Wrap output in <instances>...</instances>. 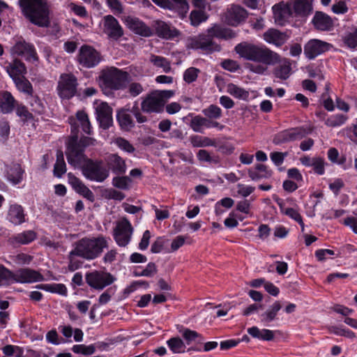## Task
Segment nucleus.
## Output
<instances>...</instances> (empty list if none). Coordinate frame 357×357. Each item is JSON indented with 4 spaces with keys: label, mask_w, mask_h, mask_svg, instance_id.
Segmentation results:
<instances>
[{
    "label": "nucleus",
    "mask_w": 357,
    "mask_h": 357,
    "mask_svg": "<svg viewBox=\"0 0 357 357\" xmlns=\"http://www.w3.org/2000/svg\"><path fill=\"white\" fill-rule=\"evenodd\" d=\"M130 80L131 76L128 72L115 67L103 69L99 75V84L104 90L124 89Z\"/></svg>",
    "instance_id": "obj_4"
},
{
    "label": "nucleus",
    "mask_w": 357,
    "mask_h": 357,
    "mask_svg": "<svg viewBox=\"0 0 357 357\" xmlns=\"http://www.w3.org/2000/svg\"><path fill=\"white\" fill-rule=\"evenodd\" d=\"M204 121H205L204 116L196 115L191 119L190 122V127L194 132L203 133V124Z\"/></svg>",
    "instance_id": "obj_53"
},
{
    "label": "nucleus",
    "mask_w": 357,
    "mask_h": 357,
    "mask_svg": "<svg viewBox=\"0 0 357 357\" xmlns=\"http://www.w3.org/2000/svg\"><path fill=\"white\" fill-rule=\"evenodd\" d=\"M23 174L24 170L22 169L21 165L17 163L13 164L7 167V179L14 185L18 184L22 181Z\"/></svg>",
    "instance_id": "obj_36"
},
{
    "label": "nucleus",
    "mask_w": 357,
    "mask_h": 357,
    "mask_svg": "<svg viewBox=\"0 0 357 357\" xmlns=\"http://www.w3.org/2000/svg\"><path fill=\"white\" fill-rule=\"evenodd\" d=\"M16 114L24 121H28L33 118L32 114L28 110L27 107L23 104L17 102L15 106Z\"/></svg>",
    "instance_id": "obj_56"
},
{
    "label": "nucleus",
    "mask_w": 357,
    "mask_h": 357,
    "mask_svg": "<svg viewBox=\"0 0 357 357\" xmlns=\"http://www.w3.org/2000/svg\"><path fill=\"white\" fill-rule=\"evenodd\" d=\"M75 192L90 201L94 200V195L93 192L86 186L83 182L79 185V187L76 189Z\"/></svg>",
    "instance_id": "obj_63"
},
{
    "label": "nucleus",
    "mask_w": 357,
    "mask_h": 357,
    "mask_svg": "<svg viewBox=\"0 0 357 357\" xmlns=\"http://www.w3.org/2000/svg\"><path fill=\"white\" fill-rule=\"evenodd\" d=\"M167 5L168 6L165 9L174 10L181 18L186 16L189 10V4L187 0H168Z\"/></svg>",
    "instance_id": "obj_35"
},
{
    "label": "nucleus",
    "mask_w": 357,
    "mask_h": 357,
    "mask_svg": "<svg viewBox=\"0 0 357 357\" xmlns=\"http://www.w3.org/2000/svg\"><path fill=\"white\" fill-rule=\"evenodd\" d=\"M5 68L13 80L17 77L25 76L27 73L26 67L24 62L17 58L8 63Z\"/></svg>",
    "instance_id": "obj_25"
},
{
    "label": "nucleus",
    "mask_w": 357,
    "mask_h": 357,
    "mask_svg": "<svg viewBox=\"0 0 357 357\" xmlns=\"http://www.w3.org/2000/svg\"><path fill=\"white\" fill-rule=\"evenodd\" d=\"M36 288L62 296H66L68 292L66 287L61 283L40 284L36 285Z\"/></svg>",
    "instance_id": "obj_39"
},
{
    "label": "nucleus",
    "mask_w": 357,
    "mask_h": 357,
    "mask_svg": "<svg viewBox=\"0 0 357 357\" xmlns=\"http://www.w3.org/2000/svg\"><path fill=\"white\" fill-rule=\"evenodd\" d=\"M156 35L163 39H173L179 36L180 32L174 27L162 20H155L152 24Z\"/></svg>",
    "instance_id": "obj_21"
},
{
    "label": "nucleus",
    "mask_w": 357,
    "mask_h": 357,
    "mask_svg": "<svg viewBox=\"0 0 357 357\" xmlns=\"http://www.w3.org/2000/svg\"><path fill=\"white\" fill-rule=\"evenodd\" d=\"M23 15L32 24L47 27L50 24V8L47 0H19Z\"/></svg>",
    "instance_id": "obj_3"
},
{
    "label": "nucleus",
    "mask_w": 357,
    "mask_h": 357,
    "mask_svg": "<svg viewBox=\"0 0 357 357\" xmlns=\"http://www.w3.org/2000/svg\"><path fill=\"white\" fill-rule=\"evenodd\" d=\"M105 162L107 169L113 174L120 176L123 175L127 170L126 160L117 153H110L105 158Z\"/></svg>",
    "instance_id": "obj_18"
},
{
    "label": "nucleus",
    "mask_w": 357,
    "mask_h": 357,
    "mask_svg": "<svg viewBox=\"0 0 357 357\" xmlns=\"http://www.w3.org/2000/svg\"><path fill=\"white\" fill-rule=\"evenodd\" d=\"M76 118L82 130L86 134L91 135V126L86 113L84 111H78L76 113Z\"/></svg>",
    "instance_id": "obj_46"
},
{
    "label": "nucleus",
    "mask_w": 357,
    "mask_h": 357,
    "mask_svg": "<svg viewBox=\"0 0 357 357\" xmlns=\"http://www.w3.org/2000/svg\"><path fill=\"white\" fill-rule=\"evenodd\" d=\"M75 192L90 201L94 200V195L93 192L86 186L83 182L79 185V187L76 189Z\"/></svg>",
    "instance_id": "obj_62"
},
{
    "label": "nucleus",
    "mask_w": 357,
    "mask_h": 357,
    "mask_svg": "<svg viewBox=\"0 0 357 357\" xmlns=\"http://www.w3.org/2000/svg\"><path fill=\"white\" fill-rule=\"evenodd\" d=\"M188 47L201 50L205 54L221 51L220 45L215 43L211 35L207 32L190 38L188 40Z\"/></svg>",
    "instance_id": "obj_7"
},
{
    "label": "nucleus",
    "mask_w": 357,
    "mask_h": 357,
    "mask_svg": "<svg viewBox=\"0 0 357 357\" xmlns=\"http://www.w3.org/2000/svg\"><path fill=\"white\" fill-rule=\"evenodd\" d=\"M150 61L156 67L162 68L165 73H169L172 70L170 61L166 58L157 55H151Z\"/></svg>",
    "instance_id": "obj_47"
},
{
    "label": "nucleus",
    "mask_w": 357,
    "mask_h": 357,
    "mask_svg": "<svg viewBox=\"0 0 357 357\" xmlns=\"http://www.w3.org/2000/svg\"><path fill=\"white\" fill-rule=\"evenodd\" d=\"M104 32L114 40H118L123 35V31L118 20L112 15L104 17Z\"/></svg>",
    "instance_id": "obj_20"
},
{
    "label": "nucleus",
    "mask_w": 357,
    "mask_h": 357,
    "mask_svg": "<svg viewBox=\"0 0 357 357\" xmlns=\"http://www.w3.org/2000/svg\"><path fill=\"white\" fill-rule=\"evenodd\" d=\"M14 273L0 265V286L13 283Z\"/></svg>",
    "instance_id": "obj_50"
},
{
    "label": "nucleus",
    "mask_w": 357,
    "mask_h": 357,
    "mask_svg": "<svg viewBox=\"0 0 357 357\" xmlns=\"http://www.w3.org/2000/svg\"><path fill=\"white\" fill-rule=\"evenodd\" d=\"M86 283L96 289H102L114 282L112 275L106 272L93 271L86 275Z\"/></svg>",
    "instance_id": "obj_13"
},
{
    "label": "nucleus",
    "mask_w": 357,
    "mask_h": 357,
    "mask_svg": "<svg viewBox=\"0 0 357 357\" xmlns=\"http://www.w3.org/2000/svg\"><path fill=\"white\" fill-rule=\"evenodd\" d=\"M134 228L126 218L117 222L113 231V237L119 247H126L131 241Z\"/></svg>",
    "instance_id": "obj_9"
},
{
    "label": "nucleus",
    "mask_w": 357,
    "mask_h": 357,
    "mask_svg": "<svg viewBox=\"0 0 357 357\" xmlns=\"http://www.w3.org/2000/svg\"><path fill=\"white\" fill-rule=\"evenodd\" d=\"M206 32L209 33L213 38L229 40L236 36V32L232 29L218 24H213L206 30Z\"/></svg>",
    "instance_id": "obj_26"
},
{
    "label": "nucleus",
    "mask_w": 357,
    "mask_h": 357,
    "mask_svg": "<svg viewBox=\"0 0 357 357\" xmlns=\"http://www.w3.org/2000/svg\"><path fill=\"white\" fill-rule=\"evenodd\" d=\"M66 172V165L62 151H57L56 160L54 166V175L61 178Z\"/></svg>",
    "instance_id": "obj_43"
},
{
    "label": "nucleus",
    "mask_w": 357,
    "mask_h": 357,
    "mask_svg": "<svg viewBox=\"0 0 357 357\" xmlns=\"http://www.w3.org/2000/svg\"><path fill=\"white\" fill-rule=\"evenodd\" d=\"M131 179L129 176H116L112 179V185L119 189L128 190L129 188Z\"/></svg>",
    "instance_id": "obj_54"
},
{
    "label": "nucleus",
    "mask_w": 357,
    "mask_h": 357,
    "mask_svg": "<svg viewBox=\"0 0 357 357\" xmlns=\"http://www.w3.org/2000/svg\"><path fill=\"white\" fill-rule=\"evenodd\" d=\"M17 101L10 91L0 92V111L3 114H10L13 112Z\"/></svg>",
    "instance_id": "obj_28"
},
{
    "label": "nucleus",
    "mask_w": 357,
    "mask_h": 357,
    "mask_svg": "<svg viewBox=\"0 0 357 357\" xmlns=\"http://www.w3.org/2000/svg\"><path fill=\"white\" fill-rule=\"evenodd\" d=\"M304 127H296L280 132L278 136L276 143H285L301 139L307 134Z\"/></svg>",
    "instance_id": "obj_22"
},
{
    "label": "nucleus",
    "mask_w": 357,
    "mask_h": 357,
    "mask_svg": "<svg viewBox=\"0 0 357 357\" xmlns=\"http://www.w3.org/2000/svg\"><path fill=\"white\" fill-rule=\"evenodd\" d=\"M174 95L172 91H155L148 94L141 103V107L146 113L161 112L166 100Z\"/></svg>",
    "instance_id": "obj_5"
},
{
    "label": "nucleus",
    "mask_w": 357,
    "mask_h": 357,
    "mask_svg": "<svg viewBox=\"0 0 357 357\" xmlns=\"http://www.w3.org/2000/svg\"><path fill=\"white\" fill-rule=\"evenodd\" d=\"M288 155L287 152H272L270 154V158L272 162L276 165H281L285 159V158Z\"/></svg>",
    "instance_id": "obj_61"
},
{
    "label": "nucleus",
    "mask_w": 357,
    "mask_h": 357,
    "mask_svg": "<svg viewBox=\"0 0 357 357\" xmlns=\"http://www.w3.org/2000/svg\"><path fill=\"white\" fill-rule=\"evenodd\" d=\"M248 174L252 181H259L271 178L273 172L266 165L258 163L250 168Z\"/></svg>",
    "instance_id": "obj_27"
},
{
    "label": "nucleus",
    "mask_w": 357,
    "mask_h": 357,
    "mask_svg": "<svg viewBox=\"0 0 357 357\" xmlns=\"http://www.w3.org/2000/svg\"><path fill=\"white\" fill-rule=\"evenodd\" d=\"M312 22L314 26L321 31L329 30L333 26L331 18L326 14L321 12H317L314 15Z\"/></svg>",
    "instance_id": "obj_33"
},
{
    "label": "nucleus",
    "mask_w": 357,
    "mask_h": 357,
    "mask_svg": "<svg viewBox=\"0 0 357 357\" xmlns=\"http://www.w3.org/2000/svg\"><path fill=\"white\" fill-rule=\"evenodd\" d=\"M292 68L290 61L287 59H284L279 65H278L273 70V74L275 77L281 80L287 79L291 75Z\"/></svg>",
    "instance_id": "obj_30"
},
{
    "label": "nucleus",
    "mask_w": 357,
    "mask_h": 357,
    "mask_svg": "<svg viewBox=\"0 0 357 357\" xmlns=\"http://www.w3.org/2000/svg\"><path fill=\"white\" fill-rule=\"evenodd\" d=\"M8 220L15 225H21L25 222V214L22 206L18 204L11 205L9 208Z\"/></svg>",
    "instance_id": "obj_31"
},
{
    "label": "nucleus",
    "mask_w": 357,
    "mask_h": 357,
    "mask_svg": "<svg viewBox=\"0 0 357 357\" xmlns=\"http://www.w3.org/2000/svg\"><path fill=\"white\" fill-rule=\"evenodd\" d=\"M130 113L129 109H121L118 111L116 114V120L119 126L125 131H129L135 126Z\"/></svg>",
    "instance_id": "obj_29"
},
{
    "label": "nucleus",
    "mask_w": 357,
    "mask_h": 357,
    "mask_svg": "<svg viewBox=\"0 0 357 357\" xmlns=\"http://www.w3.org/2000/svg\"><path fill=\"white\" fill-rule=\"evenodd\" d=\"M126 22L128 29L137 35L143 37H150L153 34L151 28L137 17H128Z\"/></svg>",
    "instance_id": "obj_23"
},
{
    "label": "nucleus",
    "mask_w": 357,
    "mask_h": 357,
    "mask_svg": "<svg viewBox=\"0 0 357 357\" xmlns=\"http://www.w3.org/2000/svg\"><path fill=\"white\" fill-rule=\"evenodd\" d=\"M167 346L174 354L185 352V345L179 337H174L167 341Z\"/></svg>",
    "instance_id": "obj_45"
},
{
    "label": "nucleus",
    "mask_w": 357,
    "mask_h": 357,
    "mask_svg": "<svg viewBox=\"0 0 357 357\" xmlns=\"http://www.w3.org/2000/svg\"><path fill=\"white\" fill-rule=\"evenodd\" d=\"M295 15L305 16L312 10V0L290 1Z\"/></svg>",
    "instance_id": "obj_32"
},
{
    "label": "nucleus",
    "mask_w": 357,
    "mask_h": 357,
    "mask_svg": "<svg viewBox=\"0 0 357 357\" xmlns=\"http://www.w3.org/2000/svg\"><path fill=\"white\" fill-rule=\"evenodd\" d=\"M178 332L188 344H190L192 342L196 341L198 338L199 340L197 342L199 343L202 342L204 340V338L199 333L195 331L190 330V328L181 326V329L178 330Z\"/></svg>",
    "instance_id": "obj_41"
},
{
    "label": "nucleus",
    "mask_w": 357,
    "mask_h": 357,
    "mask_svg": "<svg viewBox=\"0 0 357 357\" xmlns=\"http://www.w3.org/2000/svg\"><path fill=\"white\" fill-rule=\"evenodd\" d=\"M72 351L75 354H82L85 356L93 354L96 351L94 345L76 344L72 347Z\"/></svg>",
    "instance_id": "obj_55"
},
{
    "label": "nucleus",
    "mask_w": 357,
    "mask_h": 357,
    "mask_svg": "<svg viewBox=\"0 0 357 357\" xmlns=\"http://www.w3.org/2000/svg\"><path fill=\"white\" fill-rule=\"evenodd\" d=\"M248 15L247 10L243 7L231 5L225 13V22L229 26H237L246 20Z\"/></svg>",
    "instance_id": "obj_15"
},
{
    "label": "nucleus",
    "mask_w": 357,
    "mask_h": 357,
    "mask_svg": "<svg viewBox=\"0 0 357 357\" xmlns=\"http://www.w3.org/2000/svg\"><path fill=\"white\" fill-rule=\"evenodd\" d=\"M248 333L252 337L257 338L264 341H270L274 338L273 331L265 328L260 330L257 326L249 328L248 329Z\"/></svg>",
    "instance_id": "obj_37"
},
{
    "label": "nucleus",
    "mask_w": 357,
    "mask_h": 357,
    "mask_svg": "<svg viewBox=\"0 0 357 357\" xmlns=\"http://www.w3.org/2000/svg\"><path fill=\"white\" fill-rule=\"evenodd\" d=\"M281 308L282 305L280 302L279 301H275L266 312L259 315L261 322L268 324L275 320Z\"/></svg>",
    "instance_id": "obj_34"
},
{
    "label": "nucleus",
    "mask_w": 357,
    "mask_h": 357,
    "mask_svg": "<svg viewBox=\"0 0 357 357\" xmlns=\"http://www.w3.org/2000/svg\"><path fill=\"white\" fill-rule=\"evenodd\" d=\"M207 16L202 10H192L190 15V20L192 26H197L202 22L206 21Z\"/></svg>",
    "instance_id": "obj_52"
},
{
    "label": "nucleus",
    "mask_w": 357,
    "mask_h": 357,
    "mask_svg": "<svg viewBox=\"0 0 357 357\" xmlns=\"http://www.w3.org/2000/svg\"><path fill=\"white\" fill-rule=\"evenodd\" d=\"M347 116L342 114H337L331 116L326 121V125L329 127H337L343 125L347 120Z\"/></svg>",
    "instance_id": "obj_51"
},
{
    "label": "nucleus",
    "mask_w": 357,
    "mask_h": 357,
    "mask_svg": "<svg viewBox=\"0 0 357 357\" xmlns=\"http://www.w3.org/2000/svg\"><path fill=\"white\" fill-rule=\"evenodd\" d=\"M77 85V79L73 74H61L56 87L57 93L62 99H70L75 96Z\"/></svg>",
    "instance_id": "obj_8"
},
{
    "label": "nucleus",
    "mask_w": 357,
    "mask_h": 357,
    "mask_svg": "<svg viewBox=\"0 0 357 357\" xmlns=\"http://www.w3.org/2000/svg\"><path fill=\"white\" fill-rule=\"evenodd\" d=\"M16 89L20 92L28 97L34 93V90L31 83L29 81L25 76L17 77L13 80Z\"/></svg>",
    "instance_id": "obj_38"
},
{
    "label": "nucleus",
    "mask_w": 357,
    "mask_h": 357,
    "mask_svg": "<svg viewBox=\"0 0 357 357\" xmlns=\"http://www.w3.org/2000/svg\"><path fill=\"white\" fill-rule=\"evenodd\" d=\"M75 192L90 201L94 200V195L93 192L86 186L83 182L79 185V187L76 189Z\"/></svg>",
    "instance_id": "obj_64"
},
{
    "label": "nucleus",
    "mask_w": 357,
    "mask_h": 357,
    "mask_svg": "<svg viewBox=\"0 0 357 357\" xmlns=\"http://www.w3.org/2000/svg\"><path fill=\"white\" fill-rule=\"evenodd\" d=\"M345 45L349 48L357 47V27L351 28L350 31L345 33L342 37Z\"/></svg>",
    "instance_id": "obj_48"
},
{
    "label": "nucleus",
    "mask_w": 357,
    "mask_h": 357,
    "mask_svg": "<svg viewBox=\"0 0 357 357\" xmlns=\"http://www.w3.org/2000/svg\"><path fill=\"white\" fill-rule=\"evenodd\" d=\"M332 45L318 39L310 40L304 46V54L308 59H314L330 50Z\"/></svg>",
    "instance_id": "obj_14"
},
{
    "label": "nucleus",
    "mask_w": 357,
    "mask_h": 357,
    "mask_svg": "<svg viewBox=\"0 0 357 357\" xmlns=\"http://www.w3.org/2000/svg\"><path fill=\"white\" fill-rule=\"evenodd\" d=\"M203 114L210 119H219L222 116V111L220 107L216 105H210L202 110Z\"/></svg>",
    "instance_id": "obj_49"
},
{
    "label": "nucleus",
    "mask_w": 357,
    "mask_h": 357,
    "mask_svg": "<svg viewBox=\"0 0 357 357\" xmlns=\"http://www.w3.org/2000/svg\"><path fill=\"white\" fill-rule=\"evenodd\" d=\"M96 113L100 128L106 130L112 125V109L107 103L99 104L96 108Z\"/></svg>",
    "instance_id": "obj_19"
},
{
    "label": "nucleus",
    "mask_w": 357,
    "mask_h": 357,
    "mask_svg": "<svg viewBox=\"0 0 357 357\" xmlns=\"http://www.w3.org/2000/svg\"><path fill=\"white\" fill-rule=\"evenodd\" d=\"M325 161L321 157H314V163L312 165L314 172L318 175H323L325 173Z\"/></svg>",
    "instance_id": "obj_60"
},
{
    "label": "nucleus",
    "mask_w": 357,
    "mask_h": 357,
    "mask_svg": "<svg viewBox=\"0 0 357 357\" xmlns=\"http://www.w3.org/2000/svg\"><path fill=\"white\" fill-rule=\"evenodd\" d=\"M26 100L31 107V111L37 114H42L45 112V106L43 100L34 93L26 97Z\"/></svg>",
    "instance_id": "obj_40"
},
{
    "label": "nucleus",
    "mask_w": 357,
    "mask_h": 357,
    "mask_svg": "<svg viewBox=\"0 0 357 357\" xmlns=\"http://www.w3.org/2000/svg\"><path fill=\"white\" fill-rule=\"evenodd\" d=\"M289 38V36L285 32H281L274 29H270L264 33V40L277 47L283 45Z\"/></svg>",
    "instance_id": "obj_24"
},
{
    "label": "nucleus",
    "mask_w": 357,
    "mask_h": 357,
    "mask_svg": "<svg viewBox=\"0 0 357 357\" xmlns=\"http://www.w3.org/2000/svg\"><path fill=\"white\" fill-rule=\"evenodd\" d=\"M43 280V275L33 269L20 268L14 272L13 283H33Z\"/></svg>",
    "instance_id": "obj_16"
},
{
    "label": "nucleus",
    "mask_w": 357,
    "mask_h": 357,
    "mask_svg": "<svg viewBox=\"0 0 357 357\" xmlns=\"http://www.w3.org/2000/svg\"><path fill=\"white\" fill-rule=\"evenodd\" d=\"M11 52L17 56H24L27 61L37 62L39 60L34 45L24 40H19L11 49Z\"/></svg>",
    "instance_id": "obj_12"
},
{
    "label": "nucleus",
    "mask_w": 357,
    "mask_h": 357,
    "mask_svg": "<svg viewBox=\"0 0 357 357\" xmlns=\"http://www.w3.org/2000/svg\"><path fill=\"white\" fill-rule=\"evenodd\" d=\"M227 92L236 98L241 100H248L249 98V92L237 85L229 83L227 86Z\"/></svg>",
    "instance_id": "obj_42"
},
{
    "label": "nucleus",
    "mask_w": 357,
    "mask_h": 357,
    "mask_svg": "<svg viewBox=\"0 0 357 357\" xmlns=\"http://www.w3.org/2000/svg\"><path fill=\"white\" fill-rule=\"evenodd\" d=\"M234 50L244 59L262 63L246 64L245 68L256 74L263 75L268 69L267 65H274L280 62V56L263 45L242 42L236 45Z\"/></svg>",
    "instance_id": "obj_2"
},
{
    "label": "nucleus",
    "mask_w": 357,
    "mask_h": 357,
    "mask_svg": "<svg viewBox=\"0 0 357 357\" xmlns=\"http://www.w3.org/2000/svg\"><path fill=\"white\" fill-rule=\"evenodd\" d=\"M199 73V70L194 67L186 69L183 73L184 81L188 84L195 82L198 77Z\"/></svg>",
    "instance_id": "obj_58"
},
{
    "label": "nucleus",
    "mask_w": 357,
    "mask_h": 357,
    "mask_svg": "<svg viewBox=\"0 0 357 357\" xmlns=\"http://www.w3.org/2000/svg\"><path fill=\"white\" fill-rule=\"evenodd\" d=\"M115 144L121 150L132 153L135 151V147L126 139L117 137L114 140Z\"/></svg>",
    "instance_id": "obj_57"
},
{
    "label": "nucleus",
    "mask_w": 357,
    "mask_h": 357,
    "mask_svg": "<svg viewBox=\"0 0 357 357\" xmlns=\"http://www.w3.org/2000/svg\"><path fill=\"white\" fill-rule=\"evenodd\" d=\"M109 240L108 237L99 234L97 236L83 237L75 241L68 255V270L75 271L81 267L82 262L77 257L90 261L100 257L103 250L108 248Z\"/></svg>",
    "instance_id": "obj_1"
},
{
    "label": "nucleus",
    "mask_w": 357,
    "mask_h": 357,
    "mask_svg": "<svg viewBox=\"0 0 357 357\" xmlns=\"http://www.w3.org/2000/svg\"><path fill=\"white\" fill-rule=\"evenodd\" d=\"M77 60L82 67L91 68L100 62L101 55L93 47L84 45L79 50Z\"/></svg>",
    "instance_id": "obj_11"
},
{
    "label": "nucleus",
    "mask_w": 357,
    "mask_h": 357,
    "mask_svg": "<svg viewBox=\"0 0 357 357\" xmlns=\"http://www.w3.org/2000/svg\"><path fill=\"white\" fill-rule=\"evenodd\" d=\"M197 157L199 161L218 163L219 159L218 157L212 158L208 151L205 149H200L197 153Z\"/></svg>",
    "instance_id": "obj_59"
},
{
    "label": "nucleus",
    "mask_w": 357,
    "mask_h": 357,
    "mask_svg": "<svg viewBox=\"0 0 357 357\" xmlns=\"http://www.w3.org/2000/svg\"><path fill=\"white\" fill-rule=\"evenodd\" d=\"M82 174L92 181L102 183L109 177V169L102 160L89 159L82 165Z\"/></svg>",
    "instance_id": "obj_6"
},
{
    "label": "nucleus",
    "mask_w": 357,
    "mask_h": 357,
    "mask_svg": "<svg viewBox=\"0 0 357 357\" xmlns=\"http://www.w3.org/2000/svg\"><path fill=\"white\" fill-rule=\"evenodd\" d=\"M36 238V233L33 231L28 230L17 234L14 236L12 239L13 240V242L19 244H28L34 241Z\"/></svg>",
    "instance_id": "obj_44"
},
{
    "label": "nucleus",
    "mask_w": 357,
    "mask_h": 357,
    "mask_svg": "<svg viewBox=\"0 0 357 357\" xmlns=\"http://www.w3.org/2000/svg\"><path fill=\"white\" fill-rule=\"evenodd\" d=\"M273 15L275 22L284 25L293 16L294 12L290 1L280 2L273 6Z\"/></svg>",
    "instance_id": "obj_17"
},
{
    "label": "nucleus",
    "mask_w": 357,
    "mask_h": 357,
    "mask_svg": "<svg viewBox=\"0 0 357 357\" xmlns=\"http://www.w3.org/2000/svg\"><path fill=\"white\" fill-rule=\"evenodd\" d=\"M77 135L73 136L70 139L67 146L66 157L70 165L75 167H80L82 169V165L89 158L84 155L83 147L77 144Z\"/></svg>",
    "instance_id": "obj_10"
}]
</instances>
